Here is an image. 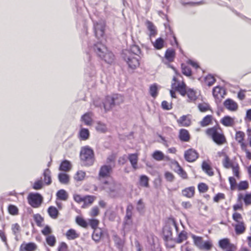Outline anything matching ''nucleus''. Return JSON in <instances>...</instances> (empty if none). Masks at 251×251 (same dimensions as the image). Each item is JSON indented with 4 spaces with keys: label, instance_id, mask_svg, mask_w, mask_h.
Wrapping results in <instances>:
<instances>
[{
    "label": "nucleus",
    "instance_id": "1",
    "mask_svg": "<svg viewBox=\"0 0 251 251\" xmlns=\"http://www.w3.org/2000/svg\"><path fill=\"white\" fill-rule=\"evenodd\" d=\"M205 132L215 143L219 145H223L226 142V138L218 124L212 127L207 128Z\"/></svg>",
    "mask_w": 251,
    "mask_h": 251
},
{
    "label": "nucleus",
    "instance_id": "2",
    "mask_svg": "<svg viewBox=\"0 0 251 251\" xmlns=\"http://www.w3.org/2000/svg\"><path fill=\"white\" fill-rule=\"evenodd\" d=\"M123 97L121 95L115 94L112 97L106 96L102 102L106 111L110 110L115 105H119L123 102Z\"/></svg>",
    "mask_w": 251,
    "mask_h": 251
},
{
    "label": "nucleus",
    "instance_id": "3",
    "mask_svg": "<svg viewBox=\"0 0 251 251\" xmlns=\"http://www.w3.org/2000/svg\"><path fill=\"white\" fill-rule=\"evenodd\" d=\"M106 22L102 20H100L93 22V29L95 36L98 39L103 38L105 36Z\"/></svg>",
    "mask_w": 251,
    "mask_h": 251
},
{
    "label": "nucleus",
    "instance_id": "4",
    "mask_svg": "<svg viewBox=\"0 0 251 251\" xmlns=\"http://www.w3.org/2000/svg\"><path fill=\"white\" fill-rule=\"evenodd\" d=\"M28 203L33 208L39 207L43 201V198L41 194L38 193H30L27 196Z\"/></svg>",
    "mask_w": 251,
    "mask_h": 251
},
{
    "label": "nucleus",
    "instance_id": "5",
    "mask_svg": "<svg viewBox=\"0 0 251 251\" xmlns=\"http://www.w3.org/2000/svg\"><path fill=\"white\" fill-rule=\"evenodd\" d=\"M122 56L129 68L135 69L139 65V59L132 56V55H128L126 53L123 52Z\"/></svg>",
    "mask_w": 251,
    "mask_h": 251
},
{
    "label": "nucleus",
    "instance_id": "6",
    "mask_svg": "<svg viewBox=\"0 0 251 251\" xmlns=\"http://www.w3.org/2000/svg\"><path fill=\"white\" fill-rule=\"evenodd\" d=\"M162 233L163 239L165 242L173 241L172 227L169 223L163 227Z\"/></svg>",
    "mask_w": 251,
    "mask_h": 251
},
{
    "label": "nucleus",
    "instance_id": "7",
    "mask_svg": "<svg viewBox=\"0 0 251 251\" xmlns=\"http://www.w3.org/2000/svg\"><path fill=\"white\" fill-rule=\"evenodd\" d=\"M245 137V133L243 131H238L236 132L235 139L239 143H241V148L246 152V157H251V152L246 149L247 145L243 142Z\"/></svg>",
    "mask_w": 251,
    "mask_h": 251
},
{
    "label": "nucleus",
    "instance_id": "8",
    "mask_svg": "<svg viewBox=\"0 0 251 251\" xmlns=\"http://www.w3.org/2000/svg\"><path fill=\"white\" fill-rule=\"evenodd\" d=\"M112 171V167L111 165H102L99 173V177L100 179L101 178H106L109 176Z\"/></svg>",
    "mask_w": 251,
    "mask_h": 251
},
{
    "label": "nucleus",
    "instance_id": "9",
    "mask_svg": "<svg viewBox=\"0 0 251 251\" xmlns=\"http://www.w3.org/2000/svg\"><path fill=\"white\" fill-rule=\"evenodd\" d=\"M93 50L100 58L107 51L106 47L101 42H98L95 44L93 46Z\"/></svg>",
    "mask_w": 251,
    "mask_h": 251
},
{
    "label": "nucleus",
    "instance_id": "10",
    "mask_svg": "<svg viewBox=\"0 0 251 251\" xmlns=\"http://www.w3.org/2000/svg\"><path fill=\"white\" fill-rule=\"evenodd\" d=\"M201 168L202 171L208 176H212L214 175V172L211 167V163L209 160L208 159L202 162Z\"/></svg>",
    "mask_w": 251,
    "mask_h": 251
},
{
    "label": "nucleus",
    "instance_id": "11",
    "mask_svg": "<svg viewBox=\"0 0 251 251\" xmlns=\"http://www.w3.org/2000/svg\"><path fill=\"white\" fill-rule=\"evenodd\" d=\"M84 157H94V152L93 149L88 146H85L81 147L80 151V156Z\"/></svg>",
    "mask_w": 251,
    "mask_h": 251
},
{
    "label": "nucleus",
    "instance_id": "12",
    "mask_svg": "<svg viewBox=\"0 0 251 251\" xmlns=\"http://www.w3.org/2000/svg\"><path fill=\"white\" fill-rule=\"evenodd\" d=\"M224 105L227 109L235 111L238 109L237 103L232 99H227L224 102Z\"/></svg>",
    "mask_w": 251,
    "mask_h": 251
},
{
    "label": "nucleus",
    "instance_id": "13",
    "mask_svg": "<svg viewBox=\"0 0 251 251\" xmlns=\"http://www.w3.org/2000/svg\"><path fill=\"white\" fill-rule=\"evenodd\" d=\"M145 25L150 31L149 36L150 37H154L157 34V28L152 22L147 20L145 22Z\"/></svg>",
    "mask_w": 251,
    "mask_h": 251
},
{
    "label": "nucleus",
    "instance_id": "14",
    "mask_svg": "<svg viewBox=\"0 0 251 251\" xmlns=\"http://www.w3.org/2000/svg\"><path fill=\"white\" fill-rule=\"evenodd\" d=\"M132 206L131 205H128L127 206L126 209V214L125 217V225H130L132 224V221L131 220V217L132 215Z\"/></svg>",
    "mask_w": 251,
    "mask_h": 251
},
{
    "label": "nucleus",
    "instance_id": "15",
    "mask_svg": "<svg viewBox=\"0 0 251 251\" xmlns=\"http://www.w3.org/2000/svg\"><path fill=\"white\" fill-rule=\"evenodd\" d=\"M37 249V245L32 242L23 243L20 247V251H34Z\"/></svg>",
    "mask_w": 251,
    "mask_h": 251
},
{
    "label": "nucleus",
    "instance_id": "16",
    "mask_svg": "<svg viewBox=\"0 0 251 251\" xmlns=\"http://www.w3.org/2000/svg\"><path fill=\"white\" fill-rule=\"evenodd\" d=\"M43 176V182L46 185H50L52 182L51 177V172L49 169L47 168L42 174Z\"/></svg>",
    "mask_w": 251,
    "mask_h": 251
},
{
    "label": "nucleus",
    "instance_id": "17",
    "mask_svg": "<svg viewBox=\"0 0 251 251\" xmlns=\"http://www.w3.org/2000/svg\"><path fill=\"white\" fill-rule=\"evenodd\" d=\"M178 137L182 142H188L190 139V135L187 129L182 128L179 131Z\"/></svg>",
    "mask_w": 251,
    "mask_h": 251
},
{
    "label": "nucleus",
    "instance_id": "18",
    "mask_svg": "<svg viewBox=\"0 0 251 251\" xmlns=\"http://www.w3.org/2000/svg\"><path fill=\"white\" fill-rule=\"evenodd\" d=\"M104 186L103 188L107 192L110 194L116 192V185L113 181L108 182V181H105L104 182Z\"/></svg>",
    "mask_w": 251,
    "mask_h": 251
},
{
    "label": "nucleus",
    "instance_id": "19",
    "mask_svg": "<svg viewBox=\"0 0 251 251\" xmlns=\"http://www.w3.org/2000/svg\"><path fill=\"white\" fill-rule=\"evenodd\" d=\"M233 226L234 227L235 233L237 235L243 234L246 230V226L244 221L240 222L234 225H233Z\"/></svg>",
    "mask_w": 251,
    "mask_h": 251
},
{
    "label": "nucleus",
    "instance_id": "20",
    "mask_svg": "<svg viewBox=\"0 0 251 251\" xmlns=\"http://www.w3.org/2000/svg\"><path fill=\"white\" fill-rule=\"evenodd\" d=\"M59 181L63 184H68L70 182V176L64 173H60L58 175Z\"/></svg>",
    "mask_w": 251,
    "mask_h": 251
},
{
    "label": "nucleus",
    "instance_id": "21",
    "mask_svg": "<svg viewBox=\"0 0 251 251\" xmlns=\"http://www.w3.org/2000/svg\"><path fill=\"white\" fill-rule=\"evenodd\" d=\"M220 122L226 126H232L234 124V119L229 116H225L221 120Z\"/></svg>",
    "mask_w": 251,
    "mask_h": 251
},
{
    "label": "nucleus",
    "instance_id": "22",
    "mask_svg": "<svg viewBox=\"0 0 251 251\" xmlns=\"http://www.w3.org/2000/svg\"><path fill=\"white\" fill-rule=\"evenodd\" d=\"M187 239V233L185 230H182L178 234L176 238H174L173 241L177 244H180Z\"/></svg>",
    "mask_w": 251,
    "mask_h": 251
},
{
    "label": "nucleus",
    "instance_id": "23",
    "mask_svg": "<svg viewBox=\"0 0 251 251\" xmlns=\"http://www.w3.org/2000/svg\"><path fill=\"white\" fill-rule=\"evenodd\" d=\"M177 122L178 124L183 126H188L191 124V121L190 119L187 118V115H183L180 117L177 120Z\"/></svg>",
    "mask_w": 251,
    "mask_h": 251
},
{
    "label": "nucleus",
    "instance_id": "24",
    "mask_svg": "<svg viewBox=\"0 0 251 251\" xmlns=\"http://www.w3.org/2000/svg\"><path fill=\"white\" fill-rule=\"evenodd\" d=\"M114 55L113 53L106 51L100 58L104 60V61L108 64H111L114 60Z\"/></svg>",
    "mask_w": 251,
    "mask_h": 251
},
{
    "label": "nucleus",
    "instance_id": "25",
    "mask_svg": "<svg viewBox=\"0 0 251 251\" xmlns=\"http://www.w3.org/2000/svg\"><path fill=\"white\" fill-rule=\"evenodd\" d=\"M183 196L189 198H192L195 194V187L194 186H191L185 188L182 191Z\"/></svg>",
    "mask_w": 251,
    "mask_h": 251
},
{
    "label": "nucleus",
    "instance_id": "26",
    "mask_svg": "<svg viewBox=\"0 0 251 251\" xmlns=\"http://www.w3.org/2000/svg\"><path fill=\"white\" fill-rule=\"evenodd\" d=\"M103 235V232L100 228L95 229L92 234V239L96 242H99L102 236Z\"/></svg>",
    "mask_w": 251,
    "mask_h": 251
},
{
    "label": "nucleus",
    "instance_id": "27",
    "mask_svg": "<svg viewBox=\"0 0 251 251\" xmlns=\"http://www.w3.org/2000/svg\"><path fill=\"white\" fill-rule=\"evenodd\" d=\"M81 120L83 121L86 126H90L92 123V113H86L81 117Z\"/></svg>",
    "mask_w": 251,
    "mask_h": 251
},
{
    "label": "nucleus",
    "instance_id": "28",
    "mask_svg": "<svg viewBox=\"0 0 251 251\" xmlns=\"http://www.w3.org/2000/svg\"><path fill=\"white\" fill-rule=\"evenodd\" d=\"M95 161V158H80V164L82 166H92Z\"/></svg>",
    "mask_w": 251,
    "mask_h": 251
},
{
    "label": "nucleus",
    "instance_id": "29",
    "mask_svg": "<svg viewBox=\"0 0 251 251\" xmlns=\"http://www.w3.org/2000/svg\"><path fill=\"white\" fill-rule=\"evenodd\" d=\"M114 242L120 251H122L124 245V241L119 236L115 235L113 237Z\"/></svg>",
    "mask_w": 251,
    "mask_h": 251
},
{
    "label": "nucleus",
    "instance_id": "30",
    "mask_svg": "<svg viewBox=\"0 0 251 251\" xmlns=\"http://www.w3.org/2000/svg\"><path fill=\"white\" fill-rule=\"evenodd\" d=\"M175 57V51L174 49H168L166 50L165 57L169 62H172L174 61Z\"/></svg>",
    "mask_w": 251,
    "mask_h": 251
},
{
    "label": "nucleus",
    "instance_id": "31",
    "mask_svg": "<svg viewBox=\"0 0 251 251\" xmlns=\"http://www.w3.org/2000/svg\"><path fill=\"white\" fill-rule=\"evenodd\" d=\"M126 53L127 52L128 55H132L131 53L133 54L139 55L141 54V50L139 47L136 45H133L131 46L130 50H126Z\"/></svg>",
    "mask_w": 251,
    "mask_h": 251
},
{
    "label": "nucleus",
    "instance_id": "32",
    "mask_svg": "<svg viewBox=\"0 0 251 251\" xmlns=\"http://www.w3.org/2000/svg\"><path fill=\"white\" fill-rule=\"evenodd\" d=\"M48 212L50 216L52 219L57 218L59 214V212L57 208L53 206H50L48 208Z\"/></svg>",
    "mask_w": 251,
    "mask_h": 251
},
{
    "label": "nucleus",
    "instance_id": "33",
    "mask_svg": "<svg viewBox=\"0 0 251 251\" xmlns=\"http://www.w3.org/2000/svg\"><path fill=\"white\" fill-rule=\"evenodd\" d=\"M71 163L67 160H65L63 161H62L59 166L60 170L65 172L69 171L71 169Z\"/></svg>",
    "mask_w": 251,
    "mask_h": 251
},
{
    "label": "nucleus",
    "instance_id": "34",
    "mask_svg": "<svg viewBox=\"0 0 251 251\" xmlns=\"http://www.w3.org/2000/svg\"><path fill=\"white\" fill-rule=\"evenodd\" d=\"M79 135L82 140L88 139L90 136L89 130L87 128H82L79 131Z\"/></svg>",
    "mask_w": 251,
    "mask_h": 251
},
{
    "label": "nucleus",
    "instance_id": "35",
    "mask_svg": "<svg viewBox=\"0 0 251 251\" xmlns=\"http://www.w3.org/2000/svg\"><path fill=\"white\" fill-rule=\"evenodd\" d=\"M56 197L59 200L66 201L68 198V195L65 190L60 189L56 193Z\"/></svg>",
    "mask_w": 251,
    "mask_h": 251
},
{
    "label": "nucleus",
    "instance_id": "36",
    "mask_svg": "<svg viewBox=\"0 0 251 251\" xmlns=\"http://www.w3.org/2000/svg\"><path fill=\"white\" fill-rule=\"evenodd\" d=\"M191 237L193 239L195 245L200 249L203 243L202 238L200 236H196L194 234H192Z\"/></svg>",
    "mask_w": 251,
    "mask_h": 251
},
{
    "label": "nucleus",
    "instance_id": "37",
    "mask_svg": "<svg viewBox=\"0 0 251 251\" xmlns=\"http://www.w3.org/2000/svg\"><path fill=\"white\" fill-rule=\"evenodd\" d=\"M154 47L156 50H160L164 47V41L161 37L156 39L154 42L152 43Z\"/></svg>",
    "mask_w": 251,
    "mask_h": 251
},
{
    "label": "nucleus",
    "instance_id": "38",
    "mask_svg": "<svg viewBox=\"0 0 251 251\" xmlns=\"http://www.w3.org/2000/svg\"><path fill=\"white\" fill-rule=\"evenodd\" d=\"M184 157H199V154L195 150L189 149L185 151Z\"/></svg>",
    "mask_w": 251,
    "mask_h": 251
},
{
    "label": "nucleus",
    "instance_id": "39",
    "mask_svg": "<svg viewBox=\"0 0 251 251\" xmlns=\"http://www.w3.org/2000/svg\"><path fill=\"white\" fill-rule=\"evenodd\" d=\"M66 236L68 239L73 240L78 237L79 235L73 229H70L66 233Z\"/></svg>",
    "mask_w": 251,
    "mask_h": 251
},
{
    "label": "nucleus",
    "instance_id": "40",
    "mask_svg": "<svg viewBox=\"0 0 251 251\" xmlns=\"http://www.w3.org/2000/svg\"><path fill=\"white\" fill-rule=\"evenodd\" d=\"M212 116L210 115H208L204 117L202 121L200 122V125L202 127L206 126L209 125L212 121Z\"/></svg>",
    "mask_w": 251,
    "mask_h": 251
},
{
    "label": "nucleus",
    "instance_id": "41",
    "mask_svg": "<svg viewBox=\"0 0 251 251\" xmlns=\"http://www.w3.org/2000/svg\"><path fill=\"white\" fill-rule=\"evenodd\" d=\"M150 94L151 97L155 98L158 95L157 85L156 83L152 84L150 87Z\"/></svg>",
    "mask_w": 251,
    "mask_h": 251
},
{
    "label": "nucleus",
    "instance_id": "42",
    "mask_svg": "<svg viewBox=\"0 0 251 251\" xmlns=\"http://www.w3.org/2000/svg\"><path fill=\"white\" fill-rule=\"evenodd\" d=\"M149 177L145 175H142L140 177L139 183L141 186L148 187L149 186Z\"/></svg>",
    "mask_w": 251,
    "mask_h": 251
},
{
    "label": "nucleus",
    "instance_id": "43",
    "mask_svg": "<svg viewBox=\"0 0 251 251\" xmlns=\"http://www.w3.org/2000/svg\"><path fill=\"white\" fill-rule=\"evenodd\" d=\"M96 129L100 132L105 133L107 131V128L105 124L99 122L96 126Z\"/></svg>",
    "mask_w": 251,
    "mask_h": 251
},
{
    "label": "nucleus",
    "instance_id": "44",
    "mask_svg": "<svg viewBox=\"0 0 251 251\" xmlns=\"http://www.w3.org/2000/svg\"><path fill=\"white\" fill-rule=\"evenodd\" d=\"M44 184L42 181V177H41L40 179H38L35 181L32 185V188L36 190H40L43 188Z\"/></svg>",
    "mask_w": 251,
    "mask_h": 251
},
{
    "label": "nucleus",
    "instance_id": "45",
    "mask_svg": "<svg viewBox=\"0 0 251 251\" xmlns=\"http://www.w3.org/2000/svg\"><path fill=\"white\" fill-rule=\"evenodd\" d=\"M230 244L229 240L227 238L221 239L219 241V247L223 250H225L226 248H228V246Z\"/></svg>",
    "mask_w": 251,
    "mask_h": 251
},
{
    "label": "nucleus",
    "instance_id": "46",
    "mask_svg": "<svg viewBox=\"0 0 251 251\" xmlns=\"http://www.w3.org/2000/svg\"><path fill=\"white\" fill-rule=\"evenodd\" d=\"M182 73L187 76H191L192 73L190 68L184 65L183 63L181 64Z\"/></svg>",
    "mask_w": 251,
    "mask_h": 251
},
{
    "label": "nucleus",
    "instance_id": "47",
    "mask_svg": "<svg viewBox=\"0 0 251 251\" xmlns=\"http://www.w3.org/2000/svg\"><path fill=\"white\" fill-rule=\"evenodd\" d=\"M136 209L140 214H142L144 213L145 204L142 199H140L138 201Z\"/></svg>",
    "mask_w": 251,
    "mask_h": 251
},
{
    "label": "nucleus",
    "instance_id": "48",
    "mask_svg": "<svg viewBox=\"0 0 251 251\" xmlns=\"http://www.w3.org/2000/svg\"><path fill=\"white\" fill-rule=\"evenodd\" d=\"M212 246V243L211 241H205L203 242L202 245L200 250L208 251L211 250Z\"/></svg>",
    "mask_w": 251,
    "mask_h": 251
},
{
    "label": "nucleus",
    "instance_id": "49",
    "mask_svg": "<svg viewBox=\"0 0 251 251\" xmlns=\"http://www.w3.org/2000/svg\"><path fill=\"white\" fill-rule=\"evenodd\" d=\"M46 241L49 246L53 247L56 243V240L53 235H50L47 236Z\"/></svg>",
    "mask_w": 251,
    "mask_h": 251
},
{
    "label": "nucleus",
    "instance_id": "50",
    "mask_svg": "<svg viewBox=\"0 0 251 251\" xmlns=\"http://www.w3.org/2000/svg\"><path fill=\"white\" fill-rule=\"evenodd\" d=\"M86 176V173L85 172L82 171H77L76 174L74 176V179L78 181H82L84 179L85 176Z\"/></svg>",
    "mask_w": 251,
    "mask_h": 251
},
{
    "label": "nucleus",
    "instance_id": "51",
    "mask_svg": "<svg viewBox=\"0 0 251 251\" xmlns=\"http://www.w3.org/2000/svg\"><path fill=\"white\" fill-rule=\"evenodd\" d=\"M187 96L189 99L188 100L189 102L191 101H195L197 99V97L196 96L195 92L191 89H189L187 90Z\"/></svg>",
    "mask_w": 251,
    "mask_h": 251
},
{
    "label": "nucleus",
    "instance_id": "52",
    "mask_svg": "<svg viewBox=\"0 0 251 251\" xmlns=\"http://www.w3.org/2000/svg\"><path fill=\"white\" fill-rule=\"evenodd\" d=\"M176 84L175 82L172 84V88L177 91L182 96H185L187 92V90L183 88L175 87Z\"/></svg>",
    "mask_w": 251,
    "mask_h": 251
},
{
    "label": "nucleus",
    "instance_id": "53",
    "mask_svg": "<svg viewBox=\"0 0 251 251\" xmlns=\"http://www.w3.org/2000/svg\"><path fill=\"white\" fill-rule=\"evenodd\" d=\"M33 218L36 225L38 226H42V223L44 221L43 218L39 214H36L33 215Z\"/></svg>",
    "mask_w": 251,
    "mask_h": 251
},
{
    "label": "nucleus",
    "instance_id": "54",
    "mask_svg": "<svg viewBox=\"0 0 251 251\" xmlns=\"http://www.w3.org/2000/svg\"><path fill=\"white\" fill-rule=\"evenodd\" d=\"M216 88H218V87H214L213 89V95L215 99L216 102L218 104L221 102L222 99L224 98L223 95H221V96H218V95L216 93Z\"/></svg>",
    "mask_w": 251,
    "mask_h": 251
},
{
    "label": "nucleus",
    "instance_id": "55",
    "mask_svg": "<svg viewBox=\"0 0 251 251\" xmlns=\"http://www.w3.org/2000/svg\"><path fill=\"white\" fill-rule=\"evenodd\" d=\"M205 81H207L209 86H212L216 81V79L211 74H208L205 78Z\"/></svg>",
    "mask_w": 251,
    "mask_h": 251
},
{
    "label": "nucleus",
    "instance_id": "56",
    "mask_svg": "<svg viewBox=\"0 0 251 251\" xmlns=\"http://www.w3.org/2000/svg\"><path fill=\"white\" fill-rule=\"evenodd\" d=\"M105 215L111 221H114L116 214L115 212L111 210H106L105 212Z\"/></svg>",
    "mask_w": 251,
    "mask_h": 251
},
{
    "label": "nucleus",
    "instance_id": "57",
    "mask_svg": "<svg viewBox=\"0 0 251 251\" xmlns=\"http://www.w3.org/2000/svg\"><path fill=\"white\" fill-rule=\"evenodd\" d=\"M75 221L78 225L81 226L82 227H86L88 226L86 221L80 217H76Z\"/></svg>",
    "mask_w": 251,
    "mask_h": 251
},
{
    "label": "nucleus",
    "instance_id": "58",
    "mask_svg": "<svg viewBox=\"0 0 251 251\" xmlns=\"http://www.w3.org/2000/svg\"><path fill=\"white\" fill-rule=\"evenodd\" d=\"M249 187V184L247 181H241L237 185L239 190H244L247 189Z\"/></svg>",
    "mask_w": 251,
    "mask_h": 251
},
{
    "label": "nucleus",
    "instance_id": "59",
    "mask_svg": "<svg viewBox=\"0 0 251 251\" xmlns=\"http://www.w3.org/2000/svg\"><path fill=\"white\" fill-rule=\"evenodd\" d=\"M176 164L178 170L177 173L183 178H186L187 177V175L186 173L183 170V169L180 166L178 162H176Z\"/></svg>",
    "mask_w": 251,
    "mask_h": 251
},
{
    "label": "nucleus",
    "instance_id": "60",
    "mask_svg": "<svg viewBox=\"0 0 251 251\" xmlns=\"http://www.w3.org/2000/svg\"><path fill=\"white\" fill-rule=\"evenodd\" d=\"M198 188L200 193H205L208 189V186L204 183L201 182L199 184Z\"/></svg>",
    "mask_w": 251,
    "mask_h": 251
},
{
    "label": "nucleus",
    "instance_id": "61",
    "mask_svg": "<svg viewBox=\"0 0 251 251\" xmlns=\"http://www.w3.org/2000/svg\"><path fill=\"white\" fill-rule=\"evenodd\" d=\"M223 163L224 167L226 169L232 168V166H234L232 162L230 160L229 158H225Z\"/></svg>",
    "mask_w": 251,
    "mask_h": 251
},
{
    "label": "nucleus",
    "instance_id": "62",
    "mask_svg": "<svg viewBox=\"0 0 251 251\" xmlns=\"http://www.w3.org/2000/svg\"><path fill=\"white\" fill-rule=\"evenodd\" d=\"M232 218L237 223L243 221L241 214L237 212H235L233 214Z\"/></svg>",
    "mask_w": 251,
    "mask_h": 251
},
{
    "label": "nucleus",
    "instance_id": "63",
    "mask_svg": "<svg viewBox=\"0 0 251 251\" xmlns=\"http://www.w3.org/2000/svg\"><path fill=\"white\" fill-rule=\"evenodd\" d=\"M199 110L201 112H205L210 109L209 105L207 103H200L198 105Z\"/></svg>",
    "mask_w": 251,
    "mask_h": 251
},
{
    "label": "nucleus",
    "instance_id": "64",
    "mask_svg": "<svg viewBox=\"0 0 251 251\" xmlns=\"http://www.w3.org/2000/svg\"><path fill=\"white\" fill-rule=\"evenodd\" d=\"M161 107L164 110H170L172 108V103L169 104L167 101L164 100L161 103Z\"/></svg>",
    "mask_w": 251,
    "mask_h": 251
}]
</instances>
